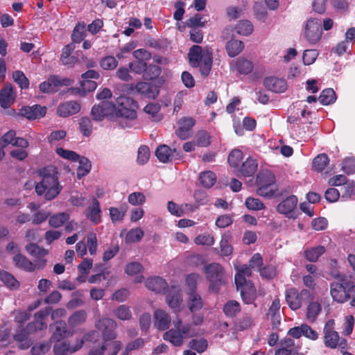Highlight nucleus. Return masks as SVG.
I'll list each match as a JSON object with an SVG mask.
<instances>
[{
    "instance_id": "nucleus-1",
    "label": "nucleus",
    "mask_w": 355,
    "mask_h": 355,
    "mask_svg": "<svg viewBox=\"0 0 355 355\" xmlns=\"http://www.w3.org/2000/svg\"><path fill=\"white\" fill-rule=\"evenodd\" d=\"M136 103L126 96H120L117 98L116 104L110 102H103L94 105L92 109L91 114L94 121H101L105 118L111 120H119L122 127H128L130 125L123 121H132L136 119Z\"/></svg>"
},
{
    "instance_id": "nucleus-2",
    "label": "nucleus",
    "mask_w": 355,
    "mask_h": 355,
    "mask_svg": "<svg viewBox=\"0 0 355 355\" xmlns=\"http://www.w3.org/2000/svg\"><path fill=\"white\" fill-rule=\"evenodd\" d=\"M57 172L53 167L44 168L40 172L41 181L35 185V191L39 196H44L46 200L55 198L60 192Z\"/></svg>"
},
{
    "instance_id": "nucleus-3",
    "label": "nucleus",
    "mask_w": 355,
    "mask_h": 355,
    "mask_svg": "<svg viewBox=\"0 0 355 355\" xmlns=\"http://www.w3.org/2000/svg\"><path fill=\"white\" fill-rule=\"evenodd\" d=\"M96 328L101 331L103 340L107 342L108 340H113L106 345L108 355H116L119 350L121 349L122 343L119 340H114L116 336L115 331L117 324L116 321L108 318H102L98 319L95 323Z\"/></svg>"
},
{
    "instance_id": "nucleus-4",
    "label": "nucleus",
    "mask_w": 355,
    "mask_h": 355,
    "mask_svg": "<svg viewBox=\"0 0 355 355\" xmlns=\"http://www.w3.org/2000/svg\"><path fill=\"white\" fill-rule=\"evenodd\" d=\"M188 57L192 67H199L202 76L209 75L212 65V51L210 48L206 46L202 49L198 45H193L189 50Z\"/></svg>"
},
{
    "instance_id": "nucleus-5",
    "label": "nucleus",
    "mask_w": 355,
    "mask_h": 355,
    "mask_svg": "<svg viewBox=\"0 0 355 355\" xmlns=\"http://www.w3.org/2000/svg\"><path fill=\"white\" fill-rule=\"evenodd\" d=\"M173 327L163 335V338L173 345L180 347L184 340L193 336L191 324L183 323L181 319L177 318L173 320Z\"/></svg>"
},
{
    "instance_id": "nucleus-6",
    "label": "nucleus",
    "mask_w": 355,
    "mask_h": 355,
    "mask_svg": "<svg viewBox=\"0 0 355 355\" xmlns=\"http://www.w3.org/2000/svg\"><path fill=\"white\" fill-rule=\"evenodd\" d=\"M204 272L209 283V291L211 293H218L221 286L226 282L223 267L218 263H211L205 266Z\"/></svg>"
},
{
    "instance_id": "nucleus-7",
    "label": "nucleus",
    "mask_w": 355,
    "mask_h": 355,
    "mask_svg": "<svg viewBox=\"0 0 355 355\" xmlns=\"http://www.w3.org/2000/svg\"><path fill=\"white\" fill-rule=\"evenodd\" d=\"M97 336V332L92 331L85 334L82 339L77 340L73 345H71L68 341H63L56 344L53 347V355H68V353L73 354L82 348L85 341H92L94 337Z\"/></svg>"
},
{
    "instance_id": "nucleus-8",
    "label": "nucleus",
    "mask_w": 355,
    "mask_h": 355,
    "mask_svg": "<svg viewBox=\"0 0 355 355\" xmlns=\"http://www.w3.org/2000/svg\"><path fill=\"white\" fill-rule=\"evenodd\" d=\"M335 322L329 320L324 327V344L327 347L335 349L337 347L345 349L347 342L345 339H340L337 331L334 330Z\"/></svg>"
},
{
    "instance_id": "nucleus-9",
    "label": "nucleus",
    "mask_w": 355,
    "mask_h": 355,
    "mask_svg": "<svg viewBox=\"0 0 355 355\" xmlns=\"http://www.w3.org/2000/svg\"><path fill=\"white\" fill-rule=\"evenodd\" d=\"M258 189L257 193L262 197L271 198L277 191L274 175L268 172L261 173L257 178Z\"/></svg>"
},
{
    "instance_id": "nucleus-10",
    "label": "nucleus",
    "mask_w": 355,
    "mask_h": 355,
    "mask_svg": "<svg viewBox=\"0 0 355 355\" xmlns=\"http://www.w3.org/2000/svg\"><path fill=\"white\" fill-rule=\"evenodd\" d=\"M322 34L321 21L317 18L307 19L303 33V37L306 42L311 45H314L320 40Z\"/></svg>"
},
{
    "instance_id": "nucleus-11",
    "label": "nucleus",
    "mask_w": 355,
    "mask_h": 355,
    "mask_svg": "<svg viewBox=\"0 0 355 355\" xmlns=\"http://www.w3.org/2000/svg\"><path fill=\"white\" fill-rule=\"evenodd\" d=\"M310 296V293L306 289L299 291L295 288L288 289L285 293L286 301L292 310L300 309L303 302Z\"/></svg>"
},
{
    "instance_id": "nucleus-12",
    "label": "nucleus",
    "mask_w": 355,
    "mask_h": 355,
    "mask_svg": "<svg viewBox=\"0 0 355 355\" xmlns=\"http://www.w3.org/2000/svg\"><path fill=\"white\" fill-rule=\"evenodd\" d=\"M349 282H334L330 285V293L333 300L338 303H344L349 299Z\"/></svg>"
},
{
    "instance_id": "nucleus-13",
    "label": "nucleus",
    "mask_w": 355,
    "mask_h": 355,
    "mask_svg": "<svg viewBox=\"0 0 355 355\" xmlns=\"http://www.w3.org/2000/svg\"><path fill=\"white\" fill-rule=\"evenodd\" d=\"M166 302L175 312L182 309L183 297L181 288L179 286H171L166 297Z\"/></svg>"
},
{
    "instance_id": "nucleus-14",
    "label": "nucleus",
    "mask_w": 355,
    "mask_h": 355,
    "mask_svg": "<svg viewBox=\"0 0 355 355\" xmlns=\"http://www.w3.org/2000/svg\"><path fill=\"white\" fill-rule=\"evenodd\" d=\"M51 311L50 307H46L43 310H40L35 314V320L30 322L26 326L28 333H34L37 331L46 329V323L44 322L45 318L49 315Z\"/></svg>"
},
{
    "instance_id": "nucleus-15",
    "label": "nucleus",
    "mask_w": 355,
    "mask_h": 355,
    "mask_svg": "<svg viewBox=\"0 0 355 355\" xmlns=\"http://www.w3.org/2000/svg\"><path fill=\"white\" fill-rule=\"evenodd\" d=\"M71 83V80L68 78H60L56 76H51L46 81L40 85V89L43 92H53L56 91L58 87L60 85H70Z\"/></svg>"
},
{
    "instance_id": "nucleus-16",
    "label": "nucleus",
    "mask_w": 355,
    "mask_h": 355,
    "mask_svg": "<svg viewBox=\"0 0 355 355\" xmlns=\"http://www.w3.org/2000/svg\"><path fill=\"white\" fill-rule=\"evenodd\" d=\"M171 323L169 313L164 309H157L153 313V325L159 330L164 331L168 329Z\"/></svg>"
},
{
    "instance_id": "nucleus-17",
    "label": "nucleus",
    "mask_w": 355,
    "mask_h": 355,
    "mask_svg": "<svg viewBox=\"0 0 355 355\" xmlns=\"http://www.w3.org/2000/svg\"><path fill=\"white\" fill-rule=\"evenodd\" d=\"M51 327L55 328L51 337L53 341L58 342L62 339L72 336L74 334V331L71 328L68 329L66 322L63 320L55 322L51 325Z\"/></svg>"
},
{
    "instance_id": "nucleus-18",
    "label": "nucleus",
    "mask_w": 355,
    "mask_h": 355,
    "mask_svg": "<svg viewBox=\"0 0 355 355\" xmlns=\"http://www.w3.org/2000/svg\"><path fill=\"white\" fill-rule=\"evenodd\" d=\"M297 204V197L295 196H290L277 205V211L281 214L285 215L289 218H295L293 211L296 207Z\"/></svg>"
},
{
    "instance_id": "nucleus-19",
    "label": "nucleus",
    "mask_w": 355,
    "mask_h": 355,
    "mask_svg": "<svg viewBox=\"0 0 355 355\" xmlns=\"http://www.w3.org/2000/svg\"><path fill=\"white\" fill-rule=\"evenodd\" d=\"M288 334L295 338H299L302 336L312 340H315L318 338V334L306 324H302L299 327L290 329Z\"/></svg>"
},
{
    "instance_id": "nucleus-20",
    "label": "nucleus",
    "mask_w": 355,
    "mask_h": 355,
    "mask_svg": "<svg viewBox=\"0 0 355 355\" xmlns=\"http://www.w3.org/2000/svg\"><path fill=\"white\" fill-rule=\"evenodd\" d=\"M263 84L270 91L283 93L286 91L288 85L285 79L275 76H269L264 79Z\"/></svg>"
},
{
    "instance_id": "nucleus-21",
    "label": "nucleus",
    "mask_w": 355,
    "mask_h": 355,
    "mask_svg": "<svg viewBox=\"0 0 355 355\" xmlns=\"http://www.w3.org/2000/svg\"><path fill=\"white\" fill-rule=\"evenodd\" d=\"M85 215L93 224L97 225L101 222L102 211L99 201L93 198L91 204L85 211Z\"/></svg>"
},
{
    "instance_id": "nucleus-22",
    "label": "nucleus",
    "mask_w": 355,
    "mask_h": 355,
    "mask_svg": "<svg viewBox=\"0 0 355 355\" xmlns=\"http://www.w3.org/2000/svg\"><path fill=\"white\" fill-rule=\"evenodd\" d=\"M46 107L39 105L24 107L19 110L20 114L28 119H37L42 118L46 114Z\"/></svg>"
},
{
    "instance_id": "nucleus-23",
    "label": "nucleus",
    "mask_w": 355,
    "mask_h": 355,
    "mask_svg": "<svg viewBox=\"0 0 355 355\" xmlns=\"http://www.w3.org/2000/svg\"><path fill=\"white\" fill-rule=\"evenodd\" d=\"M178 125L176 135L181 139H187L191 136V130L195 125V120L191 117H184L179 121Z\"/></svg>"
},
{
    "instance_id": "nucleus-24",
    "label": "nucleus",
    "mask_w": 355,
    "mask_h": 355,
    "mask_svg": "<svg viewBox=\"0 0 355 355\" xmlns=\"http://www.w3.org/2000/svg\"><path fill=\"white\" fill-rule=\"evenodd\" d=\"M80 110V104L76 101H67L61 103L57 108V114L61 117H68L78 113Z\"/></svg>"
},
{
    "instance_id": "nucleus-25",
    "label": "nucleus",
    "mask_w": 355,
    "mask_h": 355,
    "mask_svg": "<svg viewBox=\"0 0 355 355\" xmlns=\"http://www.w3.org/2000/svg\"><path fill=\"white\" fill-rule=\"evenodd\" d=\"M146 287L155 293L164 292L168 287L167 282L160 277H152L145 281Z\"/></svg>"
},
{
    "instance_id": "nucleus-26",
    "label": "nucleus",
    "mask_w": 355,
    "mask_h": 355,
    "mask_svg": "<svg viewBox=\"0 0 355 355\" xmlns=\"http://www.w3.org/2000/svg\"><path fill=\"white\" fill-rule=\"evenodd\" d=\"M240 291L241 296L245 304H252L256 299V290L252 284L248 282L241 286H236Z\"/></svg>"
},
{
    "instance_id": "nucleus-27",
    "label": "nucleus",
    "mask_w": 355,
    "mask_h": 355,
    "mask_svg": "<svg viewBox=\"0 0 355 355\" xmlns=\"http://www.w3.org/2000/svg\"><path fill=\"white\" fill-rule=\"evenodd\" d=\"M230 68L232 71H236L240 73L248 74L252 72L253 64L250 60L241 58L232 61Z\"/></svg>"
},
{
    "instance_id": "nucleus-28",
    "label": "nucleus",
    "mask_w": 355,
    "mask_h": 355,
    "mask_svg": "<svg viewBox=\"0 0 355 355\" xmlns=\"http://www.w3.org/2000/svg\"><path fill=\"white\" fill-rule=\"evenodd\" d=\"M15 95L11 85H6L0 91V105L3 108H8L15 101Z\"/></svg>"
},
{
    "instance_id": "nucleus-29",
    "label": "nucleus",
    "mask_w": 355,
    "mask_h": 355,
    "mask_svg": "<svg viewBox=\"0 0 355 355\" xmlns=\"http://www.w3.org/2000/svg\"><path fill=\"white\" fill-rule=\"evenodd\" d=\"M235 268L237 271L235 275V284L236 286H243V284L251 282L250 281L246 280V277H250L252 275L250 266L246 265L243 266H235Z\"/></svg>"
},
{
    "instance_id": "nucleus-30",
    "label": "nucleus",
    "mask_w": 355,
    "mask_h": 355,
    "mask_svg": "<svg viewBox=\"0 0 355 355\" xmlns=\"http://www.w3.org/2000/svg\"><path fill=\"white\" fill-rule=\"evenodd\" d=\"M12 261L17 268L27 272H33L36 268V266L32 261L20 253L15 254Z\"/></svg>"
},
{
    "instance_id": "nucleus-31",
    "label": "nucleus",
    "mask_w": 355,
    "mask_h": 355,
    "mask_svg": "<svg viewBox=\"0 0 355 355\" xmlns=\"http://www.w3.org/2000/svg\"><path fill=\"white\" fill-rule=\"evenodd\" d=\"M135 89L140 94L150 98H155L159 94L157 87L147 83H139L135 86Z\"/></svg>"
},
{
    "instance_id": "nucleus-32",
    "label": "nucleus",
    "mask_w": 355,
    "mask_h": 355,
    "mask_svg": "<svg viewBox=\"0 0 355 355\" xmlns=\"http://www.w3.org/2000/svg\"><path fill=\"white\" fill-rule=\"evenodd\" d=\"M31 334L28 333L26 327L14 335L13 338L17 343V346L20 349H26L31 346V340L28 336Z\"/></svg>"
},
{
    "instance_id": "nucleus-33",
    "label": "nucleus",
    "mask_w": 355,
    "mask_h": 355,
    "mask_svg": "<svg viewBox=\"0 0 355 355\" xmlns=\"http://www.w3.org/2000/svg\"><path fill=\"white\" fill-rule=\"evenodd\" d=\"M244 49V44L242 41L232 39L226 43L225 49L227 55L234 58L242 52Z\"/></svg>"
},
{
    "instance_id": "nucleus-34",
    "label": "nucleus",
    "mask_w": 355,
    "mask_h": 355,
    "mask_svg": "<svg viewBox=\"0 0 355 355\" xmlns=\"http://www.w3.org/2000/svg\"><path fill=\"white\" fill-rule=\"evenodd\" d=\"M187 306L192 313L200 310L203 306V301L200 295L196 292L188 293Z\"/></svg>"
},
{
    "instance_id": "nucleus-35",
    "label": "nucleus",
    "mask_w": 355,
    "mask_h": 355,
    "mask_svg": "<svg viewBox=\"0 0 355 355\" xmlns=\"http://www.w3.org/2000/svg\"><path fill=\"white\" fill-rule=\"evenodd\" d=\"M175 151L166 145H160L157 147L155 155L161 162L167 163L172 160Z\"/></svg>"
},
{
    "instance_id": "nucleus-36",
    "label": "nucleus",
    "mask_w": 355,
    "mask_h": 355,
    "mask_svg": "<svg viewBox=\"0 0 355 355\" xmlns=\"http://www.w3.org/2000/svg\"><path fill=\"white\" fill-rule=\"evenodd\" d=\"M87 313L84 310H78L75 311L68 318V324L70 328H74L83 324L87 320Z\"/></svg>"
},
{
    "instance_id": "nucleus-37",
    "label": "nucleus",
    "mask_w": 355,
    "mask_h": 355,
    "mask_svg": "<svg viewBox=\"0 0 355 355\" xmlns=\"http://www.w3.org/2000/svg\"><path fill=\"white\" fill-rule=\"evenodd\" d=\"M112 315L120 320H130L132 318V313L130 308L125 304L116 307L112 311Z\"/></svg>"
},
{
    "instance_id": "nucleus-38",
    "label": "nucleus",
    "mask_w": 355,
    "mask_h": 355,
    "mask_svg": "<svg viewBox=\"0 0 355 355\" xmlns=\"http://www.w3.org/2000/svg\"><path fill=\"white\" fill-rule=\"evenodd\" d=\"M257 168V163L252 157H248L242 164L240 173L243 176L250 177L253 175Z\"/></svg>"
},
{
    "instance_id": "nucleus-39",
    "label": "nucleus",
    "mask_w": 355,
    "mask_h": 355,
    "mask_svg": "<svg viewBox=\"0 0 355 355\" xmlns=\"http://www.w3.org/2000/svg\"><path fill=\"white\" fill-rule=\"evenodd\" d=\"M235 31L240 35L248 36L253 31V25L248 20H240L235 26Z\"/></svg>"
},
{
    "instance_id": "nucleus-40",
    "label": "nucleus",
    "mask_w": 355,
    "mask_h": 355,
    "mask_svg": "<svg viewBox=\"0 0 355 355\" xmlns=\"http://www.w3.org/2000/svg\"><path fill=\"white\" fill-rule=\"evenodd\" d=\"M25 249L31 256L37 259L44 257L48 254V250L33 243L26 245Z\"/></svg>"
},
{
    "instance_id": "nucleus-41",
    "label": "nucleus",
    "mask_w": 355,
    "mask_h": 355,
    "mask_svg": "<svg viewBox=\"0 0 355 355\" xmlns=\"http://www.w3.org/2000/svg\"><path fill=\"white\" fill-rule=\"evenodd\" d=\"M324 252L325 248L322 245H318L306 250L304 252V256L308 261L314 262Z\"/></svg>"
},
{
    "instance_id": "nucleus-42",
    "label": "nucleus",
    "mask_w": 355,
    "mask_h": 355,
    "mask_svg": "<svg viewBox=\"0 0 355 355\" xmlns=\"http://www.w3.org/2000/svg\"><path fill=\"white\" fill-rule=\"evenodd\" d=\"M69 218V214L66 212L58 213L49 218V225L57 228L61 227Z\"/></svg>"
},
{
    "instance_id": "nucleus-43",
    "label": "nucleus",
    "mask_w": 355,
    "mask_h": 355,
    "mask_svg": "<svg viewBox=\"0 0 355 355\" xmlns=\"http://www.w3.org/2000/svg\"><path fill=\"white\" fill-rule=\"evenodd\" d=\"M199 180L204 187L210 188L216 183V175L212 171H207L200 174Z\"/></svg>"
},
{
    "instance_id": "nucleus-44",
    "label": "nucleus",
    "mask_w": 355,
    "mask_h": 355,
    "mask_svg": "<svg viewBox=\"0 0 355 355\" xmlns=\"http://www.w3.org/2000/svg\"><path fill=\"white\" fill-rule=\"evenodd\" d=\"M10 330L6 325L0 327V349L6 348L11 344Z\"/></svg>"
},
{
    "instance_id": "nucleus-45",
    "label": "nucleus",
    "mask_w": 355,
    "mask_h": 355,
    "mask_svg": "<svg viewBox=\"0 0 355 355\" xmlns=\"http://www.w3.org/2000/svg\"><path fill=\"white\" fill-rule=\"evenodd\" d=\"M144 110L155 121H159L162 119L159 113L160 105L158 103H149L144 107Z\"/></svg>"
},
{
    "instance_id": "nucleus-46",
    "label": "nucleus",
    "mask_w": 355,
    "mask_h": 355,
    "mask_svg": "<svg viewBox=\"0 0 355 355\" xmlns=\"http://www.w3.org/2000/svg\"><path fill=\"white\" fill-rule=\"evenodd\" d=\"M79 163V166L77 169V176L79 179L86 175L91 170V164L89 160L85 157H78L76 160Z\"/></svg>"
},
{
    "instance_id": "nucleus-47",
    "label": "nucleus",
    "mask_w": 355,
    "mask_h": 355,
    "mask_svg": "<svg viewBox=\"0 0 355 355\" xmlns=\"http://www.w3.org/2000/svg\"><path fill=\"white\" fill-rule=\"evenodd\" d=\"M144 235V232L141 228H134L128 232L125 238V241L128 243L139 242L141 240Z\"/></svg>"
},
{
    "instance_id": "nucleus-48",
    "label": "nucleus",
    "mask_w": 355,
    "mask_h": 355,
    "mask_svg": "<svg viewBox=\"0 0 355 355\" xmlns=\"http://www.w3.org/2000/svg\"><path fill=\"white\" fill-rule=\"evenodd\" d=\"M0 279L10 289H16L19 286V282L11 274L7 272L0 273Z\"/></svg>"
},
{
    "instance_id": "nucleus-49",
    "label": "nucleus",
    "mask_w": 355,
    "mask_h": 355,
    "mask_svg": "<svg viewBox=\"0 0 355 355\" xmlns=\"http://www.w3.org/2000/svg\"><path fill=\"white\" fill-rule=\"evenodd\" d=\"M319 101L325 105L334 103L336 101L334 91L331 88L324 89L319 96Z\"/></svg>"
},
{
    "instance_id": "nucleus-50",
    "label": "nucleus",
    "mask_w": 355,
    "mask_h": 355,
    "mask_svg": "<svg viewBox=\"0 0 355 355\" xmlns=\"http://www.w3.org/2000/svg\"><path fill=\"white\" fill-rule=\"evenodd\" d=\"M189 346L191 349L196 350L197 352L202 353L207 349L208 342L203 338L193 339L189 342Z\"/></svg>"
},
{
    "instance_id": "nucleus-51",
    "label": "nucleus",
    "mask_w": 355,
    "mask_h": 355,
    "mask_svg": "<svg viewBox=\"0 0 355 355\" xmlns=\"http://www.w3.org/2000/svg\"><path fill=\"white\" fill-rule=\"evenodd\" d=\"M186 285L189 290V293L196 292L198 283L201 280V277L199 274L193 272L187 275Z\"/></svg>"
},
{
    "instance_id": "nucleus-52",
    "label": "nucleus",
    "mask_w": 355,
    "mask_h": 355,
    "mask_svg": "<svg viewBox=\"0 0 355 355\" xmlns=\"http://www.w3.org/2000/svg\"><path fill=\"white\" fill-rule=\"evenodd\" d=\"M93 261L91 259H84L80 264L78 266V270L82 274V277H79L78 279L83 282L85 280L86 276L89 272V270L92 268Z\"/></svg>"
},
{
    "instance_id": "nucleus-53",
    "label": "nucleus",
    "mask_w": 355,
    "mask_h": 355,
    "mask_svg": "<svg viewBox=\"0 0 355 355\" xmlns=\"http://www.w3.org/2000/svg\"><path fill=\"white\" fill-rule=\"evenodd\" d=\"M87 244L89 252L91 255H95L97 252L98 242L96 234L94 232H89L86 236Z\"/></svg>"
},
{
    "instance_id": "nucleus-54",
    "label": "nucleus",
    "mask_w": 355,
    "mask_h": 355,
    "mask_svg": "<svg viewBox=\"0 0 355 355\" xmlns=\"http://www.w3.org/2000/svg\"><path fill=\"white\" fill-rule=\"evenodd\" d=\"M14 81L19 85L21 89H27L29 86V80L21 71H15L12 73Z\"/></svg>"
},
{
    "instance_id": "nucleus-55",
    "label": "nucleus",
    "mask_w": 355,
    "mask_h": 355,
    "mask_svg": "<svg viewBox=\"0 0 355 355\" xmlns=\"http://www.w3.org/2000/svg\"><path fill=\"white\" fill-rule=\"evenodd\" d=\"M329 163V158L325 154H320L314 158L313 161V167L318 171H321L325 168Z\"/></svg>"
},
{
    "instance_id": "nucleus-56",
    "label": "nucleus",
    "mask_w": 355,
    "mask_h": 355,
    "mask_svg": "<svg viewBox=\"0 0 355 355\" xmlns=\"http://www.w3.org/2000/svg\"><path fill=\"white\" fill-rule=\"evenodd\" d=\"M245 205L250 210L259 211L265 208V205L262 201L258 198L248 197L246 198Z\"/></svg>"
},
{
    "instance_id": "nucleus-57",
    "label": "nucleus",
    "mask_w": 355,
    "mask_h": 355,
    "mask_svg": "<svg viewBox=\"0 0 355 355\" xmlns=\"http://www.w3.org/2000/svg\"><path fill=\"white\" fill-rule=\"evenodd\" d=\"M243 157V154L241 150L239 149H234L231 151L228 157V162L230 166L233 167H238L240 162Z\"/></svg>"
},
{
    "instance_id": "nucleus-58",
    "label": "nucleus",
    "mask_w": 355,
    "mask_h": 355,
    "mask_svg": "<svg viewBox=\"0 0 355 355\" xmlns=\"http://www.w3.org/2000/svg\"><path fill=\"white\" fill-rule=\"evenodd\" d=\"M195 142L198 146H208L211 143L210 136L207 132L200 131L196 134L195 137Z\"/></svg>"
},
{
    "instance_id": "nucleus-59",
    "label": "nucleus",
    "mask_w": 355,
    "mask_h": 355,
    "mask_svg": "<svg viewBox=\"0 0 355 355\" xmlns=\"http://www.w3.org/2000/svg\"><path fill=\"white\" fill-rule=\"evenodd\" d=\"M85 26L84 24L79 23L76 26L71 35V39L73 42L79 43L84 39L85 37Z\"/></svg>"
},
{
    "instance_id": "nucleus-60",
    "label": "nucleus",
    "mask_w": 355,
    "mask_h": 355,
    "mask_svg": "<svg viewBox=\"0 0 355 355\" xmlns=\"http://www.w3.org/2000/svg\"><path fill=\"white\" fill-rule=\"evenodd\" d=\"M224 312L228 316H234L240 311V304L238 302L232 300L224 306Z\"/></svg>"
},
{
    "instance_id": "nucleus-61",
    "label": "nucleus",
    "mask_w": 355,
    "mask_h": 355,
    "mask_svg": "<svg viewBox=\"0 0 355 355\" xmlns=\"http://www.w3.org/2000/svg\"><path fill=\"white\" fill-rule=\"evenodd\" d=\"M321 311V306L318 302H312L307 307L306 317L309 320L314 321Z\"/></svg>"
},
{
    "instance_id": "nucleus-62",
    "label": "nucleus",
    "mask_w": 355,
    "mask_h": 355,
    "mask_svg": "<svg viewBox=\"0 0 355 355\" xmlns=\"http://www.w3.org/2000/svg\"><path fill=\"white\" fill-rule=\"evenodd\" d=\"M56 153L57 154L62 157L63 159L75 162L78 159L79 155L72 150H65L62 148V147H58L56 148Z\"/></svg>"
},
{
    "instance_id": "nucleus-63",
    "label": "nucleus",
    "mask_w": 355,
    "mask_h": 355,
    "mask_svg": "<svg viewBox=\"0 0 355 355\" xmlns=\"http://www.w3.org/2000/svg\"><path fill=\"white\" fill-rule=\"evenodd\" d=\"M150 151L146 146H141L139 148L137 151V163L140 165H144L149 159Z\"/></svg>"
},
{
    "instance_id": "nucleus-64",
    "label": "nucleus",
    "mask_w": 355,
    "mask_h": 355,
    "mask_svg": "<svg viewBox=\"0 0 355 355\" xmlns=\"http://www.w3.org/2000/svg\"><path fill=\"white\" fill-rule=\"evenodd\" d=\"M128 200L132 205H141L146 202V196L141 192H133L128 196Z\"/></svg>"
}]
</instances>
